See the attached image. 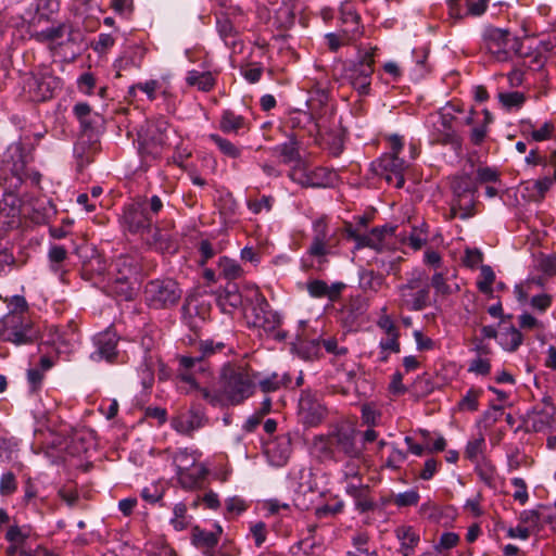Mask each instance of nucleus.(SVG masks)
Returning <instances> with one entry per match:
<instances>
[{"label":"nucleus","mask_w":556,"mask_h":556,"mask_svg":"<svg viewBox=\"0 0 556 556\" xmlns=\"http://www.w3.org/2000/svg\"><path fill=\"white\" fill-rule=\"evenodd\" d=\"M256 378L257 372L249 365L228 363L220 370L218 389L210 390L199 386L197 391L213 407L236 406L254 393Z\"/></svg>","instance_id":"1"},{"label":"nucleus","mask_w":556,"mask_h":556,"mask_svg":"<svg viewBox=\"0 0 556 556\" xmlns=\"http://www.w3.org/2000/svg\"><path fill=\"white\" fill-rule=\"evenodd\" d=\"M9 312L0 319V340L15 345L30 344L38 338L24 296L15 295L8 301Z\"/></svg>","instance_id":"2"},{"label":"nucleus","mask_w":556,"mask_h":556,"mask_svg":"<svg viewBox=\"0 0 556 556\" xmlns=\"http://www.w3.org/2000/svg\"><path fill=\"white\" fill-rule=\"evenodd\" d=\"M312 447L323 460L339 462L345 457L361 459L363 455L362 448L355 441V430L346 425L336 426L328 434L316 435Z\"/></svg>","instance_id":"3"},{"label":"nucleus","mask_w":556,"mask_h":556,"mask_svg":"<svg viewBox=\"0 0 556 556\" xmlns=\"http://www.w3.org/2000/svg\"><path fill=\"white\" fill-rule=\"evenodd\" d=\"M397 306L409 312H420L431 305L430 285L427 274L413 269L405 282L396 287Z\"/></svg>","instance_id":"4"},{"label":"nucleus","mask_w":556,"mask_h":556,"mask_svg":"<svg viewBox=\"0 0 556 556\" xmlns=\"http://www.w3.org/2000/svg\"><path fill=\"white\" fill-rule=\"evenodd\" d=\"M312 230V241L307 248L306 255L312 257L313 261L308 264L303 260V268L321 270L328 262V256L336 254L339 238L336 231L330 229L326 217L315 219Z\"/></svg>","instance_id":"5"},{"label":"nucleus","mask_w":556,"mask_h":556,"mask_svg":"<svg viewBox=\"0 0 556 556\" xmlns=\"http://www.w3.org/2000/svg\"><path fill=\"white\" fill-rule=\"evenodd\" d=\"M27 156L25 154L24 147L22 143H12L8 147L3 153L1 162V170L8 179V175H11L10 187L17 188L26 179H30L34 185H38L41 175L37 172L28 173L27 168Z\"/></svg>","instance_id":"6"},{"label":"nucleus","mask_w":556,"mask_h":556,"mask_svg":"<svg viewBox=\"0 0 556 556\" xmlns=\"http://www.w3.org/2000/svg\"><path fill=\"white\" fill-rule=\"evenodd\" d=\"M225 344L222 342L214 343L213 341H203L200 343L199 355L180 356L178 358L179 366L177 370V378L188 384L187 393L199 389V383L195 382L192 367L199 366V370L206 372L208 370V363L206 358L213 355L216 351H222Z\"/></svg>","instance_id":"7"},{"label":"nucleus","mask_w":556,"mask_h":556,"mask_svg":"<svg viewBox=\"0 0 556 556\" xmlns=\"http://www.w3.org/2000/svg\"><path fill=\"white\" fill-rule=\"evenodd\" d=\"M482 47L495 61L505 62L518 52L519 41L507 29L488 27L482 34Z\"/></svg>","instance_id":"8"},{"label":"nucleus","mask_w":556,"mask_h":556,"mask_svg":"<svg viewBox=\"0 0 556 556\" xmlns=\"http://www.w3.org/2000/svg\"><path fill=\"white\" fill-rule=\"evenodd\" d=\"M181 290L173 279H155L147 283L144 299L152 308H167L177 304Z\"/></svg>","instance_id":"9"},{"label":"nucleus","mask_w":556,"mask_h":556,"mask_svg":"<svg viewBox=\"0 0 556 556\" xmlns=\"http://www.w3.org/2000/svg\"><path fill=\"white\" fill-rule=\"evenodd\" d=\"M455 117L450 113L438 112L427 119L431 143L460 148L462 139L453 127Z\"/></svg>","instance_id":"10"},{"label":"nucleus","mask_w":556,"mask_h":556,"mask_svg":"<svg viewBox=\"0 0 556 556\" xmlns=\"http://www.w3.org/2000/svg\"><path fill=\"white\" fill-rule=\"evenodd\" d=\"M61 87L60 78L48 72L31 73L23 80V90L30 101L42 102L53 97L54 91Z\"/></svg>","instance_id":"11"},{"label":"nucleus","mask_w":556,"mask_h":556,"mask_svg":"<svg viewBox=\"0 0 556 556\" xmlns=\"http://www.w3.org/2000/svg\"><path fill=\"white\" fill-rule=\"evenodd\" d=\"M371 48L359 56L358 61L351 64L346 70V77L352 87L361 94L366 96L370 91L371 76L375 72V52Z\"/></svg>","instance_id":"12"},{"label":"nucleus","mask_w":556,"mask_h":556,"mask_svg":"<svg viewBox=\"0 0 556 556\" xmlns=\"http://www.w3.org/2000/svg\"><path fill=\"white\" fill-rule=\"evenodd\" d=\"M289 178L305 188H326L334 184L337 174L326 167L309 168L304 164L294 165L289 174Z\"/></svg>","instance_id":"13"},{"label":"nucleus","mask_w":556,"mask_h":556,"mask_svg":"<svg viewBox=\"0 0 556 556\" xmlns=\"http://www.w3.org/2000/svg\"><path fill=\"white\" fill-rule=\"evenodd\" d=\"M164 124L147 123L138 132V149L142 156L157 159L166 146Z\"/></svg>","instance_id":"14"},{"label":"nucleus","mask_w":556,"mask_h":556,"mask_svg":"<svg viewBox=\"0 0 556 556\" xmlns=\"http://www.w3.org/2000/svg\"><path fill=\"white\" fill-rule=\"evenodd\" d=\"M252 312L250 323L267 333L275 332L281 324L280 316L273 311L265 296L257 290H252Z\"/></svg>","instance_id":"15"},{"label":"nucleus","mask_w":556,"mask_h":556,"mask_svg":"<svg viewBox=\"0 0 556 556\" xmlns=\"http://www.w3.org/2000/svg\"><path fill=\"white\" fill-rule=\"evenodd\" d=\"M143 240L160 252L175 253L178 249L177 233L172 222L153 224L152 231L147 233Z\"/></svg>","instance_id":"16"},{"label":"nucleus","mask_w":556,"mask_h":556,"mask_svg":"<svg viewBox=\"0 0 556 556\" xmlns=\"http://www.w3.org/2000/svg\"><path fill=\"white\" fill-rule=\"evenodd\" d=\"M316 135L327 144L329 152L338 156L343 150V136L334 115L320 116L315 122Z\"/></svg>","instance_id":"17"},{"label":"nucleus","mask_w":556,"mask_h":556,"mask_svg":"<svg viewBox=\"0 0 556 556\" xmlns=\"http://www.w3.org/2000/svg\"><path fill=\"white\" fill-rule=\"evenodd\" d=\"M396 227L383 225L375 227L369 233H359L356 229L349 227L346 229L348 237L355 242L356 249L370 248L377 252H381L384 248V240L387 237H392Z\"/></svg>","instance_id":"18"},{"label":"nucleus","mask_w":556,"mask_h":556,"mask_svg":"<svg viewBox=\"0 0 556 556\" xmlns=\"http://www.w3.org/2000/svg\"><path fill=\"white\" fill-rule=\"evenodd\" d=\"M377 175L400 189L405 184V162L395 154H383L375 164Z\"/></svg>","instance_id":"19"},{"label":"nucleus","mask_w":556,"mask_h":556,"mask_svg":"<svg viewBox=\"0 0 556 556\" xmlns=\"http://www.w3.org/2000/svg\"><path fill=\"white\" fill-rule=\"evenodd\" d=\"M327 416V408L319 402L316 395L303 392L299 401V417L307 427H316Z\"/></svg>","instance_id":"20"},{"label":"nucleus","mask_w":556,"mask_h":556,"mask_svg":"<svg viewBox=\"0 0 556 556\" xmlns=\"http://www.w3.org/2000/svg\"><path fill=\"white\" fill-rule=\"evenodd\" d=\"M124 223L129 232L140 235L142 239L152 231L154 222L148 215L147 205L138 201L124 212Z\"/></svg>","instance_id":"21"},{"label":"nucleus","mask_w":556,"mask_h":556,"mask_svg":"<svg viewBox=\"0 0 556 556\" xmlns=\"http://www.w3.org/2000/svg\"><path fill=\"white\" fill-rule=\"evenodd\" d=\"M96 350L91 353L93 361L104 359L110 364L119 363V353L117 351L118 337L117 334L108 329L103 332L98 333L93 338Z\"/></svg>","instance_id":"22"},{"label":"nucleus","mask_w":556,"mask_h":556,"mask_svg":"<svg viewBox=\"0 0 556 556\" xmlns=\"http://www.w3.org/2000/svg\"><path fill=\"white\" fill-rule=\"evenodd\" d=\"M60 9L59 0H29L21 17L29 25L49 20Z\"/></svg>","instance_id":"23"},{"label":"nucleus","mask_w":556,"mask_h":556,"mask_svg":"<svg viewBox=\"0 0 556 556\" xmlns=\"http://www.w3.org/2000/svg\"><path fill=\"white\" fill-rule=\"evenodd\" d=\"M339 13L341 27L352 33V37L361 38L363 36V26L355 3L350 0L343 1L340 5Z\"/></svg>","instance_id":"24"},{"label":"nucleus","mask_w":556,"mask_h":556,"mask_svg":"<svg viewBox=\"0 0 556 556\" xmlns=\"http://www.w3.org/2000/svg\"><path fill=\"white\" fill-rule=\"evenodd\" d=\"M237 13L241 14L239 8H228L226 11H220L216 14L217 31L227 46L236 45L238 31L230 20V15H236Z\"/></svg>","instance_id":"25"},{"label":"nucleus","mask_w":556,"mask_h":556,"mask_svg":"<svg viewBox=\"0 0 556 556\" xmlns=\"http://www.w3.org/2000/svg\"><path fill=\"white\" fill-rule=\"evenodd\" d=\"M344 288L345 285L343 282H334L329 286L326 281L320 279L309 280L306 285V290L312 298H327L331 302H336L340 299Z\"/></svg>","instance_id":"26"},{"label":"nucleus","mask_w":556,"mask_h":556,"mask_svg":"<svg viewBox=\"0 0 556 556\" xmlns=\"http://www.w3.org/2000/svg\"><path fill=\"white\" fill-rule=\"evenodd\" d=\"M521 135L529 141L542 142L554 138L556 132L555 124L551 121L544 122L538 128L531 121L520 122Z\"/></svg>","instance_id":"27"},{"label":"nucleus","mask_w":556,"mask_h":556,"mask_svg":"<svg viewBox=\"0 0 556 556\" xmlns=\"http://www.w3.org/2000/svg\"><path fill=\"white\" fill-rule=\"evenodd\" d=\"M394 535L400 542V553L403 556H410L415 553L416 546L419 544V531L409 525H400L394 530Z\"/></svg>","instance_id":"28"},{"label":"nucleus","mask_w":556,"mask_h":556,"mask_svg":"<svg viewBox=\"0 0 556 556\" xmlns=\"http://www.w3.org/2000/svg\"><path fill=\"white\" fill-rule=\"evenodd\" d=\"M218 127L224 134L239 135L250 129V122L243 115L226 109L220 114Z\"/></svg>","instance_id":"29"},{"label":"nucleus","mask_w":556,"mask_h":556,"mask_svg":"<svg viewBox=\"0 0 556 556\" xmlns=\"http://www.w3.org/2000/svg\"><path fill=\"white\" fill-rule=\"evenodd\" d=\"M345 491L354 498L355 506L359 511L366 513L375 508V502L369 496L368 485H364L361 481L359 483L349 482Z\"/></svg>","instance_id":"30"},{"label":"nucleus","mask_w":556,"mask_h":556,"mask_svg":"<svg viewBox=\"0 0 556 556\" xmlns=\"http://www.w3.org/2000/svg\"><path fill=\"white\" fill-rule=\"evenodd\" d=\"M291 382L289 374L273 372L268 376H261L257 372L256 386L260 387L264 393L278 391L280 388L288 386Z\"/></svg>","instance_id":"31"},{"label":"nucleus","mask_w":556,"mask_h":556,"mask_svg":"<svg viewBox=\"0 0 556 556\" xmlns=\"http://www.w3.org/2000/svg\"><path fill=\"white\" fill-rule=\"evenodd\" d=\"M186 83L199 91L208 92L216 85V77L212 72L189 71L186 76Z\"/></svg>","instance_id":"32"},{"label":"nucleus","mask_w":556,"mask_h":556,"mask_svg":"<svg viewBox=\"0 0 556 556\" xmlns=\"http://www.w3.org/2000/svg\"><path fill=\"white\" fill-rule=\"evenodd\" d=\"M21 213V200L16 193L10 191L3 194L0 201V217L9 218L4 223L11 225L14 224V219L18 217Z\"/></svg>","instance_id":"33"},{"label":"nucleus","mask_w":556,"mask_h":556,"mask_svg":"<svg viewBox=\"0 0 556 556\" xmlns=\"http://www.w3.org/2000/svg\"><path fill=\"white\" fill-rule=\"evenodd\" d=\"M207 470L203 465L194 466L189 470H177L178 481L184 489L197 488L206 476Z\"/></svg>","instance_id":"34"},{"label":"nucleus","mask_w":556,"mask_h":556,"mask_svg":"<svg viewBox=\"0 0 556 556\" xmlns=\"http://www.w3.org/2000/svg\"><path fill=\"white\" fill-rule=\"evenodd\" d=\"M273 153L275 156L281 159V162L285 164H290L292 162L300 161V151H299V142L295 138L291 137L288 141L276 146L273 149Z\"/></svg>","instance_id":"35"},{"label":"nucleus","mask_w":556,"mask_h":556,"mask_svg":"<svg viewBox=\"0 0 556 556\" xmlns=\"http://www.w3.org/2000/svg\"><path fill=\"white\" fill-rule=\"evenodd\" d=\"M359 287L365 292L378 293L382 288L387 287L386 277L371 269L363 270L359 274Z\"/></svg>","instance_id":"36"},{"label":"nucleus","mask_w":556,"mask_h":556,"mask_svg":"<svg viewBox=\"0 0 556 556\" xmlns=\"http://www.w3.org/2000/svg\"><path fill=\"white\" fill-rule=\"evenodd\" d=\"M215 531H205L195 527L193 529V543L198 547L214 548L218 544L219 535L223 529L219 525H215Z\"/></svg>","instance_id":"37"},{"label":"nucleus","mask_w":556,"mask_h":556,"mask_svg":"<svg viewBox=\"0 0 556 556\" xmlns=\"http://www.w3.org/2000/svg\"><path fill=\"white\" fill-rule=\"evenodd\" d=\"M77 327L74 323H68L67 326L60 327V326H51L50 332H51V340L53 343H60L65 345H72L77 341Z\"/></svg>","instance_id":"38"},{"label":"nucleus","mask_w":556,"mask_h":556,"mask_svg":"<svg viewBox=\"0 0 556 556\" xmlns=\"http://www.w3.org/2000/svg\"><path fill=\"white\" fill-rule=\"evenodd\" d=\"M217 304L224 313L231 314L233 309L242 305V295L236 286L226 289L217 298Z\"/></svg>","instance_id":"39"},{"label":"nucleus","mask_w":556,"mask_h":556,"mask_svg":"<svg viewBox=\"0 0 556 556\" xmlns=\"http://www.w3.org/2000/svg\"><path fill=\"white\" fill-rule=\"evenodd\" d=\"M174 429L182 434H189L202 427V417L199 414L179 416L172 421Z\"/></svg>","instance_id":"40"},{"label":"nucleus","mask_w":556,"mask_h":556,"mask_svg":"<svg viewBox=\"0 0 556 556\" xmlns=\"http://www.w3.org/2000/svg\"><path fill=\"white\" fill-rule=\"evenodd\" d=\"M200 455L201 454L197 451L182 448L174 454L173 460L177 470H189L194 466L201 465L199 463Z\"/></svg>","instance_id":"41"},{"label":"nucleus","mask_w":556,"mask_h":556,"mask_svg":"<svg viewBox=\"0 0 556 556\" xmlns=\"http://www.w3.org/2000/svg\"><path fill=\"white\" fill-rule=\"evenodd\" d=\"M312 344L323 346L328 354L337 358L344 357L349 353V349L334 337L320 338L312 341Z\"/></svg>","instance_id":"42"},{"label":"nucleus","mask_w":556,"mask_h":556,"mask_svg":"<svg viewBox=\"0 0 556 556\" xmlns=\"http://www.w3.org/2000/svg\"><path fill=\"white\" fill-rule=\"evenodd\" d=\"M359 37H352V33L341 28L339 33H328L325 35V41L328 49L332 52L338 51L341 47L348 46Z\"/></svg>","instance_id":"43"},{"label":"nucleus","mask_w":556,"mask_h":556,"mask_svg":"<svg viewBox=\"0 0 556 556\" xmlns=\"http://www.w3.org/2000/svg\"><path fill=\"white\" fill-rule=\"evenodd\" d=\"M354 549L348 553L349 556H377L375 549L369 547V535L367 532H356L352 536Z\"/></svg>","instance_id":"44"},{"label":"nucleus","mask_w":556,"mask_h":556,"mask_svg":"<svg viewBox=\"0 0 556 556\" xmlns=\"http://www.w3.org/2000/svg\"><path fill=\"white\" fill-rule=\"evenodd\" d=\"M522 340V333L513 326L500 333V344L509 352L516 351L521 345Z\"/></svg>","instance_id":"45"},{"label":"nucleus","mask_w":556,"mask_h":556,"mask_svg":"<svg viewBox=\"0 0 556 556\" xmlns=\"http://www.w3.org/2000/svg\"><path fill=\"white\" fill-rule=\"evenodd\" d=\"M475 193L470 192L466 193L465 197H460L458 199H452L451 203H453V208L460 210L459 218L467 219L472 217L475 212Z\"/></svg>","instance_id":"46"},{"label":"nucleus","mask_w":556,"mask_h":556,"mask_svg":"<svg viewBox=\"0 0 556 556\" xmlns=\"http://www.w3.org/2000/svg\"><path fill=\"white\" fill-rule=\"evenodd\" d=\"M483 391L480 388H470L466 394L457 403V408L460 412H477L479 409V399Z\"/></svg>","instance_id":"47"},{"label":"nucleus","mask_w":556,"mask_h":556,"mask_svg":"<svg viewBox=\"0 0 556 556\" xmlns=\"http://www.w3.org/2000/svg\"><path fill=\"white\" fill-rule=\"evenodd\" d=\"M476 471L479 478L489 486L496 488L497 472L496 468L489 460L477 463Z\"/></svg>","instance_id":"48"},{"label":"nucleus","mask_w":556,"mask_h":556,"mask_svg":"<svg viewBox=\"0 0 556 556\" xmlns=\"http://www.w3.org/2000/svg\"><path fill=\"white\" fill-rule=\"evenodd\" d=\"M119 266L127 267L126 271H122L118 268V273H116L113 283L131 282V278L137 274V265L134 260L129 256H121L117 260V267Z\"/></svg>","instance_id":"49"},{"label":"nucleus","mask_w":556,"mask_h":556,"mask_svg":"<svg viewBox=\"0 0 556 556\" xmlns=\"http://www.w3.org/2000/svg\"><path fill=\"white\" fill-rule=\"evenodd\" d=\"M182 314L184 318L191 325L197 326L195 320H193L195 315H199V318L201 320H204L207 315V308L202 306H199L197 303V300L190 299L187 300L186 303L182 306Z\"/></svg>","instance_id":"50"},{"label":"nucleus","mask_w":556,"mask_h":556,"mask_svg":"<svg viewBox=\"0 0 556 556\" xmlns=\"http://www.w3.org/2000/svg\"><path fill=\"white\" fill-rule=\"evenodd\" d=\"M451 189L453 193L452 199L465 197L466 193L476 192V187L468 176L454 177L451 181Z\"/></svg>","instance_id":"51"},{"label":"nucleus","mask_w":556,"mask_h":556,"mask_svg":"<svg viewBox=\"0 0 556 556\" xmlns=\"http://www.w3.org/2000/svg\"><path fill=\"white\" fill-rule=\"evenodd\" d=\"M210 140L214 142L219 151L228 157L238 159L241 155V149L235 146L230 140L223 138L217 134H211Z\"/></svg>","instance_id":"52"},{"label":"nucleus","mask_w":556,"mask_h":556,"mask_svg":"<svg viewBox=\"0 0 556 556\" xmlns=\"http://www.w3.org/2000/svg\"><path fill=\"white\" fill-rule=\"evenodd\" d=\"M218 265L220 274L226 279L233 280L240 278L243 275L242 267L231 258L220 257Z\"/></svg>","instance_id":"53"},{"label":"nucleus","mask_w":556,"mask_h":556,"mask_svg":"<svg viewBox=\"0 0 556 556\" xmlns=\"http://www.w3.org/2000/svg\"><path fill=\"white\" fill-rule=\"evenodd\" d=\"M495 280V274L493 269L488 265H482L480 268V275L477 280V288L484 294H491L493 292L492 286Z\"/></svg>","instance_id":"54"},{"label":"nucleus","mask_w":556,"mask_h":556,"mask_svg":"<svg viewBox=\"0 0 556 556\" xmlns=\"http://www.w3.org/2000/svg\"><path fill=\"white\" fill-rule=\"evenodd\" d=\"M71 31V25L61 23L58 26L49 27L37 34L40 41H55L62 38L66 33Z\"/></svg>","instance_id":"55"},{"label":"nucleus","mask_w":556,"mask_h":556,"mask_svg":"<svg viewBox=\"0 0 556 556\" xmlns=\"http://www.w3.org/2000/svg\"><path fill=\"white\" fill-rule=\"evenodd\" d=\"M419 500L420 495L417 490H408L393 495L391 502L399 508H402L416 506L419 503Z\"/></svg>","instance_id":"56"},{"label":"nucleus","mask_w":556,"mask_h":556,"mask_svg":"<svg viewBox=\"0 0 556 556\" xmlns=\"http://www.w3.org/2000/svg\"><path fill=\"white\" fill-rule=\"evenodd\" d=\"M484 447V438L479 434L467 442L465 448V457L471 463H479V456L482 454Z\"/></svg>","instance_id":"57"},{"label":"nucleus","mask_w":556,"mask_h":556,"mask_svg":"<svg viewBox=\"0 0 556 556\" xmlns=\"http://www.w3.org/2000/svg\"><path fill=\"white\" fill-rule=\"evenodd\" d=\"M174 517L170 519V525L176 531L186 529L189 525V517L187 515V506L184 503H178L173 509Z\"/></svg>","instance_id":"58"},{"label":"nucleus","mask_w":556,"mask_h":556,"mask_svg":"<svg viewBox=\"0 0 556 556\" xmlns=\"http://www.w3.org/2000/svg\"><path fill=\"white\" fill-rule=\"evenodd\" d=\"M106 269L105 262L100 255L92 256L83 265V276L90 279L93 274L102 275Z\"/></svg>","instance_id":"59"},{"label":"nucleus","mask_w":556,"mask_h":556,"mask_svg":"<svg viewBox=\"0 0 556 556\" xmlns=\"http://www.w3.org/2000/svg\"><path fill=\"white\" fill-rule=\"evenodd\" d=\"M429 285L430 288L432 287L434 289L435 294L440 296H447L453 292L443 273H434Z\"/></svg>","instance_id":"60"},{"label":"nucleus","mask_w":556,"mask_h":556,"mask_svg":"<svg viewBox=\"0 0 556 556\" xmlns=\"http://www.w3.org/2000/svg\"><path fill=\"white\" fill-rule=\"evenodd\" d=\"M498 100L505 106L506 109H519L523 105L526 98L523 93L519 91H511V92H500L498 93Z\"/></svg>","instance_id":"61"},{"label":"nucleus","mask_w":556,"mask_h":556,"mask_svg":"<svg viewBox=\"0 0 556 556\" xmlns=\"http://www.w3.org/2000/svg\"><path fill=\"white\" fill-rule=\"evenodd\" d=\"M51 263V269L54 273L61 271V264L67 258V251L62 245H52L48 253Z\"/></svg>","instance_id":"62"},{"label":"nucleus","mask_w":556,"mask_h":556,"mask_svg":"<svg viewBox=\"0 0 556 556\" xmlns=\"http://www.w3.org/2000/svg\"><path fill=\"white\" fill-rule=\"evenodd\" d=\"M460 538L455 532H444L435 546L443 554L458 545Z\"/></svg>","instance_id":"63"},{"label":"nucleus","mask_w":556,"mask_h":556,"mask_svg":"<svg viewBox=\"0 0 556 556\" xmlns=\"http://www.w3.org/2000/svg\"><path fill=\"white\" fill-rule=\"evenodd\" d=\"M29 538V531L18 526H11L7 530L5 540L10 543L25 545L26 540Z\"/></svg>","instance_id":"64"}]
</instances>
